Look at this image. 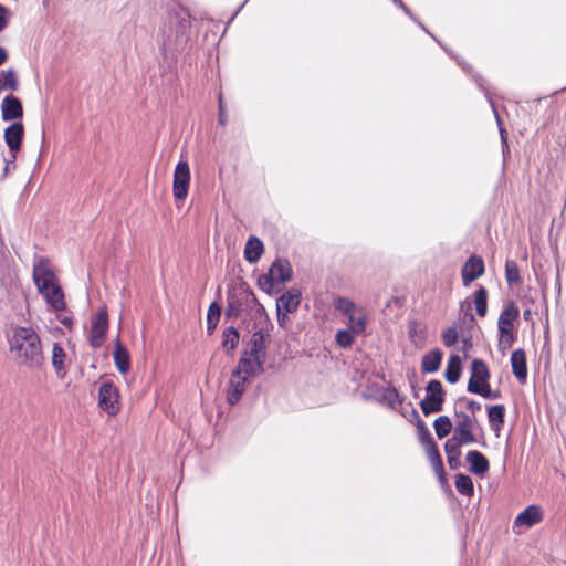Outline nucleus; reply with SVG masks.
I'll return each instance as SVG.
<instances>
[{
	"mask_svg": "<svg viewBox=\"0 0 566 566\" xmlns=\"http://www.w3.org/2000/svg\"><path fill=\"white\" fill-rule=\"evenodd\" d=\"M10 350L19 364L38 368L43 363L39 335L30 327H17L9 339Z\"/></svg>",
	"mask_w": 566,
	"mask_h": 566,
	"instance_id": "1",
	"label": "nucleus"
},
{
	"mask_svg": "<svg viewBox=\"0 0 566 566\" xmlns=\"http://www.w3.org/2000/svg\"><path fill=\"white\" fill-rule=\"evenodd\" d=\"M293 276V269L289 260L276 258L270 265L266 273L258 277V286L269 295L279 293L282 286L290 282Z\"/></svg>",
	"mask_w": 566,
	"mask_h": 566,
	"instance_id": "2",
	"label": "nucleus"
},
{
	"mask_svg": "<svg viewBox=\"0 0 566 566\" xmlns=\"http://www.w3.org/2000/svg\"><path fill=\"white\" fill-rule=\"evenodd\" d=\"M518 316L520 308L513 301H510L500 314L497 329L500 333V346L503 349L510 348L515 342L513 323Z\"/></svg>",
	"mask_w": 566,
	"mask_h": 566,
	"instance_id": "3",
	"label": "nucleus"
},
{
	"mask_svg": "<svg viewBox=\"0 0 566 566\" xmlns=\"http://www.w3.org/2000/svg\"><path fill=\"white\" fill-rule=\"evenodd\" d=\"M446 391L438 379H431L426 386V396L420 401V409L424 416H430L443 410Z\"/></svg>",
	"mask_w": 566,
	"mask_h": 566,
	"instance_id": "4",
	"label": "nucleus"
},
{
	"mask_svg": "<svg viewBox=\"0 0 566 566\" xmlns=\"http://www.w3.org/2000/svg\"><path fill=\"white\" fill-rule=\"evenodd\" d=\"M454 417L455 426L450 439L458 441V443H474L476 439L473 431L479 427L476 416H469L468 413L455 409Z\"/></svg>",
	"mask_w": 566,
	"mask_h": 566,
	"instance_id": "5",
	"label": "nucleus"
},
{
	"mask_svg": "<svg viewBox=\"0 0 566 566\" xmlns=\"http://www.w3.org/2000/svg\"><path fill=\"white\" fill-rule=\"evenodd\" d=\"M256 297L249 287H242L240 291L229 290L227 294V306L224 316L228 319L238 318L243 312V306L250 302H255Z\"/></svg>",
	"mask_w": 566,
	"mask_h": 566,
	"instance_id": "6",
	"label": "nucleus"
},
{
	"mask_svg": "<svg viewBox=\"0 0 566 566\" xmlns=\"http://www.w3.org/2000/svg\"><path fill=\"white\" fill-rule=\"evenodd\" d=\"M108 331V312L106 306H99L92 318L90 333V345L92 348H99Z\"/></svg>",
	"mask_w": 566,
	"mask_h": 566,
	"instance_id": "7",
	"label": "nucleus"
},
{
	"mask_svg": "<svg viewBox=\"0 0 566 566\" xmlns=\"http://www.w3.org/2000/svg\"><path fill=\"white\" fill-rule=\"evenodd\" d=\"M98 406L109 416H115L119 412V392L112 381L101 384L98 389Z\"/></svg>",
	"mask_w": 566,
	"mask_h": 566,
	"instance_id": "8",
	"label": "nucleus"
},
{
	"mask_svg": "<svg viewBox=\"0 0 566 566\" xmlns=\"http://www.w3.org/2000/svg\"><path fill=\"white\" fill-rule=\"evenodd\" d=\"M491 377L486 363L481 358H474L471 363V377L468 381L467 390L470 394H476L483 386L489 385Z\"/></svg>",
	"mask_w": 566,
	"mask_h": 566,
	"instance_id": "9",
	"label": "nucleus"
},
{
	"mask_svg": "<svg viewBox=\"0 0 566 566\" xmlns=\"http://www.w3.org/2000/svg\"><path fill=\"white\" fill-rule=\"evenodd\" d=\"M190 185V168L187 161L180 160L175 167L172 193L178 200H184L188 196Z\"/></svg>",
	"mask_w": 566,
	"mask_h": 566,
	"instance_id": "10",
	"label": "nucleus"
},
{
	"mask_svg": "<svg viewBox=\"0 0 566 566\" xmlns=\"http://www.w3.org/2000/svg\"><path fill=\"white\" fill-rule=\"evenodd\" d=\"M32 279L39 292L46 291L59 283L44 259H40L33 264Z\"/></svg>",
	"mask_w": 566,
	"mask_h": 566,
	"instance_id": "11",
	"label": "nucleus"
},
{
	"mask_svg": "<svg viewBox=\"0 0 566 566\" xmlns=\"http://www.w3.org/2000/svg\"><path fill=\"white\" fill-rule=\"evenodd\" d=\"M485 265L482 256L478 254H471L464 262L461 270L462 283L464 286H469L473 281L483 275Z\"/></svg>",
	"mask_w": 566,
	"mask_h": 566,
	"instance_id": "12",
	"label": "nucleus"
},
{
	"mask_svg": "<svg viewBox=\"0 0 566 566\" xmlns=\"http://www.w3.org/2000/svg\"><path fill=\"white\" fill-rule=\"evenodd\" d=\"M24 136V126L21 122H13L4 129V142L12 154V163L17 159V153L21 148Z\"/></svg>",
	"mask_w": 566,
	"mask_h": 566,
	"instance_id": "13",
	"label": "nucleus"
},
{
	"mask_svg": "<svg viewBox=\"0 0 566 566\" xmlns=\"http://www.w3.org/2000/svg\"><path fill=\"white\" fill-rule=\"evenodd\" d=\"M264 363L265 360L256 356H250L249 353L244 350L239 358L237 367L232 371H239V375L245 377H253L263 371Z\"/></svg>",
	"mask_w": 566,
	"mask_h": 566,
	"instance_id": "14",
	"label": "nucleus"
},
{
	"mask_svg": "<svg viewBox=\"0 0 566 566\" xmlns=\"http://www.w3.org/2000/svg\"><path fill=\"white\" fill-rule=\"evenodd\" d=\"M1 117L3 122H19L23 117V105L20 98L9 94L1 103Z\"/></svg>",
	"mask_w": 566,
	"mask_h": 566,
	"instance_id": "15",
	"label": "nucleus"
},
{
	"mask_svg": "<svg viewBox=\"0 0 566 566\" xmlns=\"http://www.w3.org/2000/svg\"><path fill=\"white\" fill-rule=\"evenodd\" d=\"M247 378L243 375H239V371H232L227 390V401L230 406L238 403L245 391Z\"/></svg>",
	"mask_w": 566,
	"mask_h": 566,
	"instance_id": "16",
	"label": "nucleus"
},
{
	"mask_svg": "<svg viewBox=\"0 0 566 566\" xmlns=\"http://www.w3.org/2000/svg\"><path fill=\"white\" fill-rule=\"evenodd\" d=\"M46 304L54 310L56 313L63 312L66 310V302L64 298V292L61 285L57 283L52 287H49L46 291L39 292Z\"/></svg>",
	"mask_w": 566,
	"mask_h": 566,
	"instance_id": "17",
	"label": "nucleus"
},
{
	"mask_svg": "<svg viewBox=\"0 0 566 566\" xmlns=\"http://www.w3.org/2000/svg\"><path fill=\"white\" fill-rule=\"evenodd\" d=\"M301 291L296 287H291L276 300V310L294 313L301 303Z\"/></svg>",
	"mask_w": 566,
	"mask_h": 566,
	"instance_id": "18",
	"label": "nucleus"
},
{
	"mask_svg": "<svg viewBox=\"0 0 566 566\" xmlns=\"http://www.w3.org/2000/svg\"><path fill=\"white\" fill-rule=\"evenodd\" d=\"M543 520V512L539 505L532 504L523 510L514 520L515 526L532 527Z\"/></svg>",
	"mask_w": 566,
	"mask_h": 566,
	"instance_id": "19",
	"label": "nucleus"
},
{
	"mask_svg": "<svg viewBox=\"0 0 566 566\" xmlns=\"http://www.w3.org/2000/svg\"><path fill=\"white\" fill-rule=\"evenodd\" d=\"M465 460L472 474L483 476L490 469L488 458L478 450H470L465 455Z\"/></svg>",
	"mask_w": 566,
	"mask_h": 566,
	"instance_id": "20",
	"label": "nucleus"
},
{
	"mask_svg": "<svg viewBox=\"0 0 566 566\" xmlns=\"http://www.w3.org/2000/svg\"><path fill=\"white\" fill-rule=\"evenodd\" d=\"M270 338V334L266 331L258 329L252 334L250 340V349L247 350L250 356H256L265 360L266 356V340Z\"/></svg>",
	"mask_w": 566,
	"mask_h": 566,
	"instance_id": "21",
	"label": "nucleus"
},
{
	"mask_svg": "<svg viewBox=\"0 0 566 566\" xmlns=\"http://www.w3.org/2000/svg\"><path fill=\"white\" fill-rule=\"evenodd\" d=\"M511 366L513 375L521 384H524L527 379V363L526 355L523 349L517 348L512 352Z\"/></svg>",
	"mask_w": 566,
	"mask_h": 566,
	"instance_id": "22",
	"label": "nucleus"
},
{
	"mask_svg": "<svg viewBox=\"0 0 566 566\" xmlns=\"http://www.w3.org/2000/svg\"><path fill=\"white\" fill-rule=\"evenodd\" d=\"M264 253L263 242L255 235H250L244 247V259L250 264H255Z\"/></svg>",
	"mask_w": 566,
	"mask_h": 566,
	"instance_id": "23",
	"label": "nucleus"
},
{
	"mask_svg": "<svg viewBox=\"0 0 566 566\" xmlns=\"http://www.w3.org/2000/svg\"><path fill=\"white\" fill-rule=\"evenodd\" d=\"M474 81L478 84L479 88L484 93V96L488 99V102L492 108V112L495 116V119H496V123L499 126V130H500L501 143L503 146L507 147V133H506L505 128H503V126H502V122H501L500 115L497 113L496 105H495L494 101L492 99L490 92L484 86L483 78L480 75H474Z\"/></svg>",
	"mask_w": 566,
	"mask_h": 566,
	"instance_id": "24",
	"label": "nucleus"
},
{
	"mask_svg": "<svg viewBox=\"0 0 566 566\" xmlns=\"http://www.w3.org/2000/svg\"><path fill=\"white\" fill-rule=\"evenodd\" d=\"M474 81L478 84L479 88L484 93V96L488 99V102L492 108V112L495 116V119H496V123L499 126V130H500L501 143L503 146L507 147V133H506L505 128H503V126H502V122H501L500 115L497 113L496 105H495L494 101L492 99L490 92L484 86L483 78L480 75H474Z\"/></svg>",
	"mask_w": 566,
	"mask_h": 566,
	"instance_id": "25",
	"label": "nucleus"
},
{
	"mask_svg": "<svg viewBox=\"0 0 566 566\" xmlns=\"http://www.w3.org/2000/svg\"><path fill=\"white\" fill-rule=\"evenodd\" d=\"M443 358V352L434 348L422 356L421 370L426 374H433L439 370Z\"/></svg>",
	"mask_w": 566,
	"mask_h": 566,
	"instance_id": "26",
	"label": "nucleus"
},
{
	"mask_svg": "<svg viewBox=\"0 0 566 566\" xmlns=\"http://www.w3.org/2000/svg\"><path fill=\"white\" fill-rule=\"evenodd\" d=\"M426 452L428 460L430 461L432 469L434 470L439 481L441 483L446 482V473H444V467L443 461L439 451V448L437 443H432L428 447H426Z\"/></svg>",
	"mask_w": 566,
	"mask_h": 566,
	"instance_id": "27",
	"label": "nucleus"
},
{
	"mask_svg": "<svg viewBox=\"0 0 566 566\" xmlns=\"http://www.w3.org/2000/svg\"><path fill=\"white\" fill-rule=\"evenodd\" d=\"M461 446H465L464 443H458V441L453 439H448L444 443V452L447 454V461L452 470H457L461 467Z\"/></svg>",
	"mask_w": 566,
	"mask_h": 566,
	"instance_id": "28",
	"label": "nucleus"
},
{
	"mask_svg": "<svg viewBox=\"0 0 566 566\" xmlns=\"http://www.w3.org/2000/svg\"><path fill=\"white\" fill-rule=\"evenodd\" d=\"M114 363L117 370L120 374H126L130 369V356L127 348L119 342V339L115 343L114 348Z\"/></svg>",
	"mask_w": 566,
	"mask_h": 566,
	"instance_id": "29",
	"label": "nucleus"
},
{
	"mask_svg": "<svg viewBox=\"0 0 566 566\" xmlns=\"http://www.w3.org/2000/svg\"><path fill=\"white\" fill-rule=\"evenodd\" d=\"M462 374V360L458 354H451L444 370L446 380L450 384L459 381Z\"/></svg>",
	"mask_w": 566,
	"mask_h": 566,
	"instance_id": "30",
	"label": "nucleus"
},
{
	"mask_svg": "<svg viewBox=\"0 0 566 566\" xmlns=\"http://www.w3.org/2000/svg\"><path fill=\"white\" fill-rule=\"evenodd\" d=\"M488 418L491 429L497 434L505 422V406L495 405L488 407Z\"/></svg>",
	"mask_w": 566,
	"mask_h": 566,
	"instance_id": "31",
	"label": "nucleus"
},
{
	"mask_svg": "<svg viewBox=\"0 0 566 566\" xmlns=\"http://www.w3.org/2000/svg\"><path fill=\"white\" fill-rule=\"evenodd\" d=\"M379 401L387 403L391 409H396L405 401V397L400 396L399 391L392 387H386L378 390Z\"/></svg>",
	"mask_w": 566,
	"mask_h": 566,
	"instance_id": "32",
	"label": "nucleus"
},
{
	"mask_svg": "<svg viewBox=\"0 0 566 566\" xmlns=\"http://www.w3.org/2000/svg\"><path fill=\"white\" fill-rule=\"evenodd\" d=\"M240 333L234 326H229L222 332L221 346L227 354H231L238 346Z\"/></svg>",
	"mask_w": 566,
	"mask_h": 566,
	"instance_id": "33",
	"label": "nucleus"
},
{
	"mask_svg": "<svg viewBox=\"0 0 566 566\" xmlns=\"http://www.w3.org/2000/svg\"><path fill=\"white\" fill-rule=\"evenodd\" d=\"M19 90V80L17 72L10 67L7 71L0 72V92L10 91L17 92Z\"/></svg>",
	"mask_w": 566,
	"mask_h": 566,
	"instance_id": "34",
	"label": "nucleus"
},
{
	"mask_svg": "<svg viewBox=\"0 0 566 566\" xmlns=\"http://www.w3.org/2000/svg\"><path fill=\"white\" fill-rule=\"evenodd\" d=\"M415 424L417 427L418 438L420 443L426 448L432 443H436L433 440L430 430L428 429L424 421L420 418L417 410H413Z\"/></svg>",
	"mask_w": 566,
	"mask_h": 566,
	"instance_id": "35",
	"label": "nucleus"
},
{
	"mask_svg": "<svg viewBox=\"0 0 566 566\" xmlns=\"http://www.w3.org/2000/svg\"><path fill=\"white\" fill-rule=\"evenodd\" d=\"M454 485L457 491L462 495L471 497L474 494L473 481L468 474L458 473L455 475Z\"/></svg>",
	"mask_w": 566,
	"mask_h": 566,
	"instance_id": "36",
	"label": "nucleus"
},
{
	"mask_svg": "<svg viewBox=\"0 0 566 566\" xmlns=\"http://www.w3.org/2000/svg\"><path fill=\"white\" fill-rule=\"evenodd\" d=\"M221 305L218 302H212L209 305L208 313H207V333L208 335H212L213 332L217 328V325L219 323L220 316H221Z\"/></svg>",
	"mask_w": 566,
	"mask_h": 566,
	"instance_id": "37",
	"label": "nucleus"
},
{
	"mask_svg": "<svg viewBox=\"0 0 566 566\" xmlns=\"http://www.w3.org/2000/svg\"><path fill=\"white\" fill-rule=\"evenodd\" d=\"M474 304L476 314L480 317H484L488 313V291L484 286H480L474 292Z\"/></svg>",
	"mask_w": 566,
	"mask_h": 566,
	"instance_id": "38",
	"label": "nucleus"
},
{
	"mask_svg": "<svg viewBox=\"0 0 566 566\" xmlns=\"http://www.w3.org/2000/svg\"><path fill=\"white\" fill-rule=\"evenodd\" d=\"M436 434L439 439L446 438L452 430V422L448 416H440L433 422Z\"/></svg>",
	"mask_w": 566,
	"mask_h": 566,
	"instance_id": "39",
	"label": "nucleus"
},
{
	"mask_svg": "<svg viewBox=\"0 0 566 566\" xmlns=\"http://www.w3.org/2000/svg\"><path fill=\"white\" fill-rule=\"evenodd\" d=\"M65 356L66 355L63 347L59 343H54L52 348V366L54 367L56 374H60L64 370Z\"/></svg>",
	"mask_w": 566,
	"mask_h": 566,
	"instance_id": "40",
	"label": "nucleus"
},
{
	"mask_svg": "<svg viewBox=\"0 0 566 566\" xmlns=\"http://www.w3.org/2000/svg\"><path fill=\"white\" fill-rule=\"evenodd\" d=\"M505 277L510 285L520 284L522 279L520 274L518 265L513 260H506L505 262Z\"/></svg>",
	"mask_w": 566,
	"mask_h": 566,
	"instance_id": "41",
	"label": "nucleus"
},
{
	"mask_svg": "<svg viewBox=\"0 0 566 566\" xmlns=\"http://www.w3.org/2000/svg\"><path fill=\"white\" fill-rule=\"evenodd\" d=\"M348 329L352 331L354 334H361L365 332L366 325H367V318L365 315L357 316L356 313H353L348 317Z\"/></svg>",
	"mask_w": 566,
	"mask_h": 566,
	"instance_id": "42",
	"label": "nucleus"
},
{
	"mask_svg": "<svg viewBox=\"0 0 566 566\" xmlns=\"http://www.w3.org/2000/svg\"><path fill=\"white\" fill-rule=\"evenodd\" d=\"M354 335L348 328L339 329L335 335V342L340 348H349L354 344Z\"/></svg>",
	"mask_w": 566,
	"mask_h": 566,
	"instance_id": "43",
	"label": "nucleus"
},
{
	"mask_svg": "<svg viewBox=\"0 0 566 566\" xmlns=\"http://www.w3.org/2000/svg\"><path fill=\"white\" fill-rule=\"evenodd\" d=\"M355 303L346 297H337L335 300V308L347 317L355 313Z\"/></svg>",
	"mask_w": 566,
	"mask_h": 566,
	"instance_id": "44",
	"label": "nucleus"
},
{
	"mask_svg": "<svg viewBox=\"0 0 566 566\" xmlns=\"http://www.w3.org/2000/svg\"><path fill=\"white\" fill-rule=\"evenodd\" d=\"M441 338L446 347H452L459 340V333L455 327H448L443 331Z\"/></svg>",
	"mask_w": 566,
	"mask_h": 566,
	"instance_id": "45",
	"label": "nucleus"
},
{
	"mask_svg": "<svg viewBox=\"0 0 566 566\" xmlns=\"http://www.w3.org/2000/svg\"><path fill=\"white\" fill-rule=\"evenodd\" d=\"M394 4L397 6L399 9L403 11L405 14H407L413 22H416L426 33H428L430 36H432L434 40L436 38L429 32V30L413 15L411 10L403 3L402 0H394Z\"/></svg>",
	"mask_w": 566,
	"mask_h": 566,
	"instance_id": "46",
	"label": "nucleus"
},
{
	"mask_svg": "<svg viewBox=\"0 0 566 566\" xmlns=\"http://www.w3.org/2000/svg\"><path fill=\"white\" fill-rule=\"evenodd\" d=\"M457 403H465V408L470 412V413H468L469 416H475L476 412H479L481 410L480 402L472 400V399H468L467 397H460L457 400Z\"/></svg>",
	"mask_w": 566,
	"mask_h": 566,
	"instance_id": "47",
	"label": "nucleus"
},
{
	"mask_svg": "<svg viewBox=\"0 0 566 566\" xmlns=\"http://www.w3.org/2000/svg\"><path fill=\"white\" fill-rule=\"evenodd\" d=\"M475 395H479L483 397L484 399H499L501 398V391L500 390H492L490 384L486 386H483L480 391H478Z\"/></svg>",
	"mask_w": 566,
	"mask_h": 566,
	"instance_id": "48",
	"label": "nucleus"
},
{
	"mask_svg": "<svg viewBox=\"0 0 566 566\" xmlns=\"http://www.w3.org/2000/svg\"><path fill=\"white\" fill-rule=\"evenodd\" d=\"M218 122L221 126H224L228 123V115L226 112V106L222 101V95H219V114H218Z\"/></svg>",
	"mask_w": 566,
	"mask_h": 566,
	"instance_id": "49",
	"label": "nucleus"
},
{
	"mask_svg": "<svg viewBox=\"0 0 566 566\" xmlns=\"http://www.w3.org/2000/svg\"><path fill=\"white\" fill-rule=\"evenodd\" d=\"M8 9L3 4H0V32L8 25Z\"/></svg>",
	"mask_w": 566,
	"mask_h": 566,
	"instance_id": "50",
	"label": "nucleus"
},
{
	"mask_svg": "<svg viewBox=\"0 0 566 566\" xmlns=\"http://www.w3.org/2000/svg\"><path fill=\"white\" fill-rule=\"evenodd\" d=\"M56 318L57 321L63 325L65 326L66 328H72L73 324H74V321H73V317L72 316H67V315H60L57 314L56 315Z\"/></svg>",
	"mask_w": 566,
	"mask_h": 566,
	"instance_id": "51",
	"label": "nucleus"
},
{
	"mask_svg": "<svg viewBox=\"0 0 566 566\" xmlns=\"http://www.w3.org/2000/svg\"><path fill=\"white\" fill-rule=\"evenodd\" d=\"M287 314L289 313H285L284 311L276 310L277 323L281 327L284 326L287 319Z\"/></svg>",
	"mask_w": 566,
	"mask_h": 566,
	"instance_id": "52",
	"label": "nucleus"
},
{
	"mask_svg": "<svg viewBox=\"0 0 566 566\" xmlns=\"http://www.w3.org/2000/svg\"><path fill=\"white\" fill-rule=\"evenodd\" d=\"M8 52L4 48L0 46V66L8 61Z\"/></svg>",
	"mask_w": 566,
	"mask_h": 566,
	"instance_id": "53",
	"label": "nucleus"
},
{
	"mask_svg": "<svg viewBox=\"0 0 566 566\" xmlns=\"http://www.w3.org/2000/svg\"><path fill=\"white\" fill-rule=\"evenodd\" d=\"M10 165H12V167L15 168L14 161L12 163V157L10 159H6V165H4V169H3V177L7 176L9 169H10Z\"/></svg>",
	"mask_w": 566,
	"mask_h": 566,
	"instance_id": "54",
	"label": "nucleus"
},
{
	"mask_svg": "<svg viewBox=\"0 0 566 566\" xmlns=\"http://www.w3.org/2000/svg\"><path fill=\"white\" fill-rule=\"evenodd\" d=\"M462 343H463V347H464V348H470V347H472V343H471V339H470V338H464V339L462 340Z\"/></svg>",
	"mask_w": 566,
	"mask_h": 566,
	"instance_id": "55",
	"label": "nucleus"
},
{
	"mask_svg": "<svg viewBox=\"0 0 566 566\" xmlns=\"http://www.w3.org/2000/svg\"><path fill=\"white\" fill-rule=\"evenodd\" d=\"M187 27H189V21H188V20H186V19H182V20L180 21V28H181V29H185V28H187Z\"/></svg>",
	"mask_w": 566,
	"mask_h": 566,
	"instance_id": "56",
	"label": "nucleus"
},
{
	"mask_svg": "<svg viewBox=\"0 0 566 566\" xmlns=\"http://www.w3.org/2000/svg\"><path fill=\"white\" fill-rule=\"evenodd\" d=\"M457 62H458V64H459V65H460L464 71H468V70H469V66H468L465 63H463L462 61L457 60Z\"/></svg>",
	"mask_w": 566,
	"mask_h": 566,
	"instance_id": "57",
	"label": "nucleus"
},
{
	"mask_svg": "<svg viewBox=\"0 0 566 566\" xmlns=\"http://www.w3.org/2000/svg\"><path fill=\"white\" fill-rule=\"evenodd\" d=\"M364 397L365 399H370V387L366 388V390L364 391Z\"/></svg>",
	"mask_w": 566,
	"mask_h": 566,
	"instance_id": "58",
	"label": "nucleus"
},
{
	"mask_svg": "<svg viewBox=\"0 0 566 566\" xmlns=\"http://www.w3.org/2000/svg\"><path fill=\"white\" fill-rule=\"evenodd\" d=\"M523 315H524V318L527 319L528 316L531 315V311L526 310Z\"/></svg>",
	"mask_w": 566,
	"mask_h": 566,
	"instance_id": "59",
	"label": "nucleus"
},
{
	"mask_svg": "<svg viewBox=\"0 0 566 566\" xmlns=\"http://www.w3.org/2000/svg\"><path fill=\"white\" fill-rule=\"evenodd\" d=\"M411 388H412V390H413V397H416V398H417V397H418V392H417V390L415 389V386H413L412 384H411Z\"/></svg>",
	"mask_w": 566,
	"mask_h": 566,
	"instance_id": "60",
	"label": "nucleus"
},
{
	"mask_svg": "<svg viewBox=\"0 0 566 566\" xmlns=\"http://www.w3.org/2000/svg\"><path fill=\"white\" fill-rule=\"evenodd\" d=\"M413 410H416V409H415V408H412V410H411V415H410V418H411V419L409 420V421H411V422L415 420V418H413Z\"/></svg>",
	"mask_w": 566,
	"mask_h": 566,
	"instance_id": "61",
	"label": "nucleus"
}]
</instances>
